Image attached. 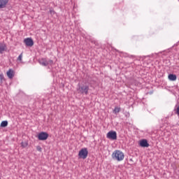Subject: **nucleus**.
I'll use <instances>...</instances> for the list:
<instances>
[{"instance_id": "f257e3e1", "label": "nucleus", "mask_w": 179, "mask_h": 179, "mask_svg": "<svg viewBox=\"0 0 179 179\" xmlns=\"http://www.w3.org/2000/svg\"><path fill=\"white\" fill-rule=\"evenodd\" d=\"M124 152L120 150H115L112 153V159L117 160V162H122L124 160Z\"/></svg>"}, {"instance_id": "f03ea898", "label": "nucleus", "mask_w": 179, "mask_h": 179, "mask_svg": "<svg viewBox=\"0 0 179 179\" xmlns=\"http://www.w3.org/2000/svg\"><path fill=\"white\" fill-rule=\"evenodd\" d=\"M87 155H89V151H87V148H85L79 151L78 157L85 159L87 157Z\"/></svg>"}, {"instance_id": "7ed1b4c3", "label": "nucleus", "mask_w": 179, "mask_h": 179, "mask_svg": "<svg viewBox=\"0 0 179 179\" xmlns=\"http://www.w3.org/2000/svg\"><path fill=\"white\" fill-rule=\"evenodd\" d=\"M78 93L80 94H88L89 93V86L88 85H81L78 88Z\"/></svg>"}, {"instance_id": "20e7f679", "label": "nucleus", "mask_w": 179, "mask_h": 179, "mask_svg": "<svg viewBox=\"0 0 179 179\" xmlns=\"http://www.w3.org/2000/svg\"><path fill=\"white\" fill-rule=\"evenodd\" d=\"M106 138H108V139H112V141L117 140V132L114 131L108 132L106 134Z\"/></svg>"}, {"instance_id": "39448f33", "label": "nucleus", "mask_w": 179, "mask_h": 179, "mask_svg": "<svg viewBox=\"0 0 179 179\" xmlns=\"http://www.w3.org/2000/svg\"><path fill=\"white\" fill-rule=\"evenodd\" d=\"M24 43L27 47H33V45H34V42H33V39L30 38H25L24 40Z\"/></svg>"}, {"instance_id": "423d86ee", "label": "nucleus", "mask_w": 179, "mask_h": 179, "mask_svg": "<svg viewBox=\"0 0 179 179\" xmlns=\"http://www.w3.org/2000/svg\"><path fill=\"white\" fill-rule=\"evenodd\" d=\"M140 146H141V148H149V143H148V140L143 139L140 141Z\"/></svg>"}, {"instance_id": "0eeeda50", "label": "nucleus", "mask_w": 179, "mask_h": 179, "mask_svg": "<svg viewBox=\"0 0 179 179\" xmlns=\"http://www.w3.org/2000/svg\"><path fill=\"white\" fill-rule=\"evenodd\" d=\"M9 0H0V9H3L6 8V5H8Z\"/></svg>"}, {"instance_id": "6e6552de", "label": "nucleus", "mask_w": 179, "mask_h": 179, "mask_svg": "<svg viewBox=\"0 0 179 179\" xmlns=\"http://www.w3.org/2000/svg\"><path fill=\"white\" fill-rule=\"evenodd\" d=\"M6 75L9 79H13V76H15V71L12 69H10L7 71Z\"/></svg>"}, {"instance_id": "1a4fd4ad", "label": "nucleus", "mask_w": 179, "mask_h": 179, "mask_svg": "<svg viewBox=\"0 0 179 179\" xmlns=\"http://www.w3.org/2000/svg\"><path fill=\"white\" fill-rule=\"evenodd\" d=\"M6 51V45L5 43H0V54H3Z\"/></svg>"}, {"instance_id": "9d476101", "label": "nucleus", "mask_w": 179, "mask_h": 179, "mask_svg": "<svg viewBox=\"0 0 179 179\" xmlns=\"http://www.w3.org/2000/svg\"><path fill=\"white\" fill-rule=\"evenodd\" d=\"M38 138L39 141H45V132L40 133L38 136Z\"/></svg>"}, {"instance_id": "9b49d317", "label": "nucleus", "mask_w": 179, "mask_h": 179, "mask_svg": "<svg viewBox=\"0 0 179 179\" xmlns=\"http://www.w3.org/2000/svg\"><path fill=\"white\" fill-rule=\"evenodd\" d=\"M168 79H169V80H177V76H176V74H169L168 76Z\"/></svg>"}, {"instance_id": "f8f14e48", "label": "nucleus", "mask_w": 179, "mask_h": 179, "mask_svg": "<svg viewBox=\"0 0 179 179\" xmlns=\"http://www.w3.org/2000/svg\"><path fill=\"white\" fill-rule=\"evenodd\" d=\"M0 127H1L2 128H5L6 127H8V121L5 120V121H2Z\"/></svg>"}, {"instance_id": "ddd939ff", "label": "nucleus", "mask_w": 179, "mask_h": 179, "mask_svg": "<svg viewBox=\"0 0 179 179\" xmlns=\"http://www.w3.org/2000/svg\"><path fill=\"white\" fill-rule=\"evenodd\" d=\"M120 111H121V108H120L118 106L115 107V108L113 110L114 114H118V113H120Z\"/></svg>"}, {"instance_id": "4468645a", "label": "nucleus", "mask_w": 179, "mask_h": 179, "mask_svg": "<svg viewBox=\"0 0 179 179\" xmlns=\"http://www.w3.org/2000/svg\"><path fill=\"white\" fill-rule=\"evenodd\" d=\"M3 80H5V77L3 76V73L0 74V85L3 83Z\"/></svg>"}, {"instance_id": "2eb2a0df", "label": "nucleus", "mask_w": 179, "mask_h": 179, "mask_svg": "<svg viewBox=\"0 0 179 179\" xmlns=\"http://www.w3.org/2000/svg\"><path fill=\"white\" fill-rule=\"evenodd\" d=\"M29 143L27 142H22L21 143V146L22 148H27Z\"/></svg>"}, {"instance_id": "dca6fc26", "label": "nucleus", "mask_w": 179, "mask_h": 179, "mask_svg": "<svg viewBox=\"0 0 179 179\" xmlns=\"http://www.w3.org/2000/svg\"><path fill=\"white\" fill-rule=\"evenodd\" d=\"M22 58H23V53H21V54L18 56L17 60H18V61H22Z\"/></svg>"}, {"instance_id": "f3484780", "label": "nucleus", "mask_w": 179, "mask_h": 179, "mask_svg": "<svg viewBox=\"0 0 179 179\" xmlns=\"http://www.w3.org/2000/svg\"><path fill=\"white\" fill-rule=\"evenodd\" d=\"M39 63L41 64V65H43V66H45V61L39 60Z\"/></svg>"}, {"instance_id": "a211bd4d", "label": "nucleus", "mask_w": 179, "mask_h": 179, "mask_svg": "<svg viewBox=\"0 0 179 179\" xmlns=\"http://www.w3.org/2000/svg\"><path fill=\"white\" fill-rule=\"evenodd\" d=\"M50 12L52 15H55V11L54 10H50Z\"/></svg>"}, {"instance_id": "6ab92c4d", "label": "nucleus", "mask_w": 179, "mask_h": 179, "mask_svg": "<svg viewBox=\"0 0 179 179\" xmlns=\"http://www.w3.org/2000/svg\"><path fill=\"white\" fill-rule=\"evenodd\" d=\"M176 114H177L178 115H179V105H178V106L177 108H176Z\"/></svg>"}, {"instance_id": "aec40b11", "label": "nucleus", "mask_w": 179, "mask_h": 179, "mask_svg": "<svg viewBox=\"0 0 179 179\" xmlns=\"http://www.w3.org/2000/svg\"><path fill=\"white\" fill-rule=\"evenodd\" d=\"M36 149H37V150H38V152H41V147L37 146V147H36Z\"/></svg>"}, {"instance_id": "412c9836", "label": "nucleus", "mask_w": 179, "mask_h": 179, "mask_svg": "<svg viewBox=\"0 0 179 179\" xmlns=\"http://www.w3.org/2000/svg\"><path fill=\"white\" fill-rule=\"evenodd\" d=\"M47 138H48V134H45V139H47Z\"/></svg>"}, {"instance_id": "4be33fe9", "label": "nucleus", "mask_w": 179, "mask_h": 179, "mask_svg": "<svg viewBox=\"0 0 179 179\" xmlns=\"http://www.w3.org/2000/svg\"><path fill=\"white\" fill-rule=\"evenodd\" d=\"M0 179H1V178H0Z\"/></svg>"}]
</instances>
